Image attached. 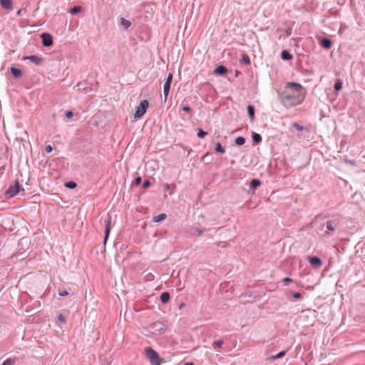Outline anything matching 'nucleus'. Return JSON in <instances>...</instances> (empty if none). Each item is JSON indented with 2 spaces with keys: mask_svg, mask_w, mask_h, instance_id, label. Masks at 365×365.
<instances>
[{
  "mask_svg": "<svg viewBox=\"0 0 365 365\" xmlns=\"http://www.w3.org/2000/svg\"><path fill=\"white\" fill-rule=\"evenodd\" d=\"M302 91L303 87L301 84L294 82L287 83L284 90L279 94L280 101L286 107L297 106L304 100V96Z\"/></svg>",
  "mask_w": 365,
  "mask_h": 365,
  "instance_id": "1",
  "label": "nucleus"
},
{
  "mask_svg": "<svg viewBox=\"0 0 365 365\" xmlns=\"http://www.w3.org/2000/svg\"><path fill=\"white\" fill-rule=\"evenodd\" d=\"M145 352L146 357L153 365H160L161 359L157 351L150 347H148L145 349Z\"/></svg>",
  "mask_w": 365,
  "mask_h": 365,
  "instance_id": "2",
  "label": "nucleus"
},
{
  "mask_svg": "<svg viewBox=\"0 0 365 365\" xmlns=\"http://www.w3.org/2000/svg\"><path fill=\"white\" fill-rule=\"evenodd\" d=\"M149 106V103L147 100H143L140 102L138 107H137L134 113L135 118H141L146 112L147 108Z\"/></svg>",
  "mask_w": 365,
  "mask_h": 365,
  "instance_id": "3",
  "label": "nucleus"
},
{
  "mask_svg": "<svg viewBox=\"0 0 365 365\" xmlns=\"http://www.w3.org/2000/svg\"><path fill=\"white\" fill-rule=\"evenodd\" d=\"M20 187L19 182H16L14 185L10 186L6 191V196L8 198L14 197L20 191Z\"/></svg>",
  "mask_w": 365,
  "mask_h": 365,
  "instance_id": "4",
  "label": "nucleus"
},
{
  "mask_svg": "<svg viewBox=\"0 0 365 365\" xmlns=\"http://www.w3.org/2000/svg\"><path fill=\"white\" fill-rule=\"evenodd\" d=\"M104 225H105V237L103 243L106 245V241L109 237V234L111 229V217L110 215H107L104 220H103Z\"/></svg>",
  "mask_w": 365,
  "mask_h": 365,
  "instance_id": "5",
  "label": "nucleus"
},
{
  "mask_svg": "<svg viewBox=\"0 0 365 365\" xmlns=\"http://www.w3.org/2000/svg\"><path fill=\"white\" fill-rule=\"evenodd\" d=\"M172 80H173V73H170L166 78L165 82L164 83V85H163V94H164L165 101L167 100L168 96L169 94Z\"/></svg>",
  "mask_w": 365,
  "mask_h": 365,
  "instance_id": "6",
  "label": "nucleus"
},
{
  "mask_svg": "<svg viewBox=\"0 0 365 365\" xmlns=\"http://www.w3.org/2000/svg\"><path fill=\"white\" fill-rule=\"evenodd\" d=\"M339 218L328 220L326 222L327 229L331 232H334L337 227L339 225Z\"/></svg>",
  "mask_w": 365,
  "mask_h": 365,
  "instance_id": "7",
  "label": "nucleus"
},
{
  "mask_svg": "<svg viewBox=\"0 0 365 365\" xmlns=\"http://www.w3.org/2000/svg\"><path fill=\"white\" fill-rule=\"evenodd\" d=\"M42 38V43L44 46H51L53 44V38L52 36L47 33H43L41 35Z\"/></svg>",
  "mask_w": 365,
  "mask_h": 365,
  "instance_id": "8",
  "label": "nucleus"
},
{
  "mask_svg": "<svg viewBox=\"0 0 365 365\" xmlns=\"http://www.w3.org/2000/svg\"><path fill=\"white\" fill-rule=\"evenodd\" d=\"M23 59L29 60L35 65H40L43 62V58L36 55L24 56Z\"/></svg>",
  "mask_w": 365,
  "mask_h": 365,
  "instance_id": "9",
  "label": "nucleus"
},
{
  "mask_svg": "<svg viewBox=\"0 0 365 365\" xmlns=\"http://www.w3.org/2000/svg\"><path fill=\"white\" fill-rule=\"evenodd\" d=\"M309 262L310 263V264L315 267V268H319L322 266V259L318 257H310L309 259Z\"/></svg>",
  "mask_w": 365,
  "mask_h": 365,
  "instance_id": "10",
  "label": "nucleus"
},
{
  "mask_svg": "<svg viewBox=\"0 0 365 365\" xmlns=\"http://www.w3.org/2000/svg\"><path fill=\"white\" fill-rule=\"evenodd\" d=\"M0 4L4 9L12 10V1L11 0H0Z\"/></svg>",
  "mask_w": 365,
  "mask_h": 365,
  "instance_id": "11",
  "label": "nucleus"
},
{
  "mask_svg": "<svg viewBox=\"0 0 365 365\" xmlns=\"http://www.w3.org/2000/svg\"><path fill=\"white\" fill-rule=\"evenodd\" d=\"M320 44L322 47L327 48V49H329L331 47V41L329 38H323L321 41Z\"/></svg>",
  "mask_w": 365,
  "mask_h": 365,
  "instance_id": "12",
  "label": "nucleus"
},
{
  "mask_svg": "<svg viewBox=\"0 0 365 365\" xmlns=\"http://www.w3.org/2000/svg\"><path fill=\"white\" fill-rule=\"evenodd\" d=\"M227 72V69L224 66H219L215 69V73L219 75H224Z\"/></svg>",
  "mask_w": 365,
  "mask_h": 365,
  "instance_id": "13",
  "label": "nucleus"
},
{
  "mask_svg": "<svg viewBox=\"0 0 365 365\" xmlns=\"http://www.w3.org/2000/svg\"><path fill=\"white\" fill-rule=\"evenodd\" d=\"M11 73L15 78H20L22 76L21 71L14 67L11 68Z\"/></svg>",
  "mask_w": 365,
  "mask_h": 365,
  "instance_id": "14",
  "label": "nucleus"
},
{
  "mask_svg": "<svg viewBox=\"0 0 365 365\" xmlns=\"http://www.w3.org/2000/svg\"><path fill=\"white\" fill-rule=\"evenodd\" d=\"M120 26L125 29H128L131 26V22L123 17L120 18Z\"/></svg>",
  "mask_w": 365,
  "mask_h": 365,
  "instance_id": "15",
  "label": "nucleus"
},
{
  "mask_svg": "<svg viewBox=\"0 0 365 365\" xmlns=\"http://www.w3.org/2000/svg\"><path fill=\"white\" fill-rule=\"evenodd\" d=\"M167 217L166 214L162 213L158 215H156L153 217V222H161L164 221Z\"/></svg>",
  "mask_w": 365,
  "mask_h": 365,
  "instance_id": "16",
  "label": "nucleus"
},
{
  "mask_svg": "<svg viewBox=\"0 0 365 365\" xmlns=\"http://www.w3.org/2000/svg\"><path fill=\"white\" fill-rule=\"evenodd\" d=\"M170 300V294L168 292H163L160 295V301L163 304H166Z\"/></svg>",
  "mask_w": 365,
  "mask_h": 365,
  "instance_id": "17",
  "label": "nucleus"
},
{
  "mask_svg": "<svg viewBox=\"0 0 365 365\" xmlns=\"http://www.w3.org/2000/svg\"><path fill=\"white\" fill-rule=\"evenodd\" d=\"M241 62L246 65H250L251 61L250 57L247 54H242L241 57Z\"/></svg>",
  "mask_w": 365,
  "mask_h": 365,
  "instance_id": "18",
  "label": "nucleus"
},
{
  "mask_svg": "<svg viewBox=\"0 0 365 365\" xmlns=\"http://www.w3.org/2000/svg\"><path fill=\"white\" fill-rule=\"evenodd\" d=\"M247 111H248V115H249V117L250 118L251 120H253L254 118V116H255V108L252 106H248L247 107Z\"/></svg>",
  "mask_w": 365,
  "mask_h": 365,
  "instance_id": "19",
  "label": "nucleus"
},
{
  "mask_svg": "<svg viewBox=\"0 0 365 365\" xmlns=\"http://www.w3.org/2000/svg\"><path fill=\"white\" fill-rule=\"evenodd\" d=\"M282 58L284 60H290L292 58V56L287 51H282Z\"/></svg>",
  "mask_w": 365,
  "mask_h": 365,
  "instance_id": "20",
  "label": "nucleus"
},
{
  "mask_svg": "<svg viewBox=\"0 0 365 365\" xmlns=\"http://www.w3.org/2000/svg\"><path fill=\"white\" fill-rule=\"evenodd\" d=\"M343 83L341 80L338 79L334 84V89L339 91L342 88Z\"/></svg>",
  "mask_w": 365,
  "mask_h": 365,
  "instance_id": "21",
  "label": "nucleus"
},
{
  "mask_svg": "<svg viewBox=\"0 0 365 365\" xmlns=\"http://www.w3.org/2000/svg\"><path fill=\"white\" fill-rule=\"evenodd\" d=\"M235 143L237 145H242L245 143V139L243 137L240 136L235 139Z\"/></svg>",
  "mask_w": 365,
  "mask_h": 365,
  "instance_id": "22",
  "label": "nucleus"
},
{
  "mask_svg": "<svg viewBox=\"0 0 365 365\" xmlns=\"http://www.w3.org/2000/svg\"><path fill=\"white\" fill-rule=\"evenodd\" d=\"M215 151L220 153H224L225 152V149L222 147L220 143H217L215 145Z\"/></svg>",
  "mask_w": 365,
  "mask_h": 365,
  "instance_id": "23",
  "label": "nucleus"
},
{
  "mask_svg": "<svg viewBox=\"0 0 365 365\" xmlns=\"http://www.w3.org/2000/svg\"><path fill=\"white\" fill-rule=\"evenodd\" d=\"M252 139L257 143H260L262 141L261 135L259 134H258V133H253Z\"/></svg>",
  "mask_w": 365,
  "mask_h": 365,
  "instance_id": "24",
  "label": "nucleus"
},
{
  "mask_svg": "<svg viewBox=\"0 0 365 365\" xmlns=\"http://www.w3.org/2000/svg\"><path fill=\"white\" fill-rule=\"evenodd\" d=\"M260 185V181L257 179H253L252 180L251 182H250V187L251 188H256L257 187H258L259 185Z\"/></svg>",
  "mask_w": 365,
  "mask_h": 365,
  "instance_id": "25",
  "label": "nucleus"
},
{
  "mask_svg": "<svg viewBox=\"0 0 365 365\" xmlns=\"http://www.w3.org/2000/svg\"><path fill=\"white\" fill-rule=\"evenodd\" d=\"M222 344H223V341H220V340H219V341H214V342H213V344H212V347H213L214 349L221 348V347H222Z\"/></svg>",
  "mask_w": 365,
  "mask_h": 365,
  "instance_id": "26",
  "label": "nucleus"
},
{
  "mask_svg": "<svg viewBox=\"0 0 365 365\" xmlns=\"http://www.w3.org/2000/svg\"><path fill=\"white\" fill-rule=\"evenodd\" d=\"M81 6H76L73 7V8L71 9L70 13H71V14H77V13L80 12V11H81Z\"/></svg>",
  "mask_w": 365,
  "mask_h": 365,
  "instance_id": "27",
  "label": "nucleus"
},
{
  "mask_svg": "<svg viewBox=\"0 0 365 365\" xmlns=\"http://www.w3.org/2000/svg\"><path fill=\"white\" fill-rule=\"evenodd\" d=\"M198 132H197V137L200 138H203L204 137L206 136L207 135V133L203 131L202 129L200 128H198L197 129Z\"/></svg>",
  "mask_w": 365,
  "mask_h": 365,
  "instance_id": "28",
  "label": "nucleus"
},
{
  "mask_svg": "<svg viewBox=\"0 0 365 365\" xmlns=\"http://www.w3.org/2000/svg\"><path fill=\"white\" fill-rule=\"evenodd\" d=\"M285 354V351H280L279 353H278L276 355H274L272 356V359H279L282 356H284Z\"/></svg>",
  "mask_w": 365,
  "mask_h": 365,
  "instance_id": "29",
  "label": "nucleus"
},
{
  "mask_svg": "<svg viewBox=\"0 0 365 365\" xmlns=\"http://www.w3.org/2000/svg\"><path fill=\"white\" fill-rule=\"evenodd\" d=\"M292 126L297 130H302L304 129L303 126L300 125L299 123H294L292 124Z\"/></svg>",
  "mask_w": 365,
  "mask_h": 365,
  "instance_id": "30",
  "label": "nucleus"
},
{
  "mask_svg": "<svg viewBox=\"0 0 365 365\" xmlns=\"http://www.w3.org/2000/svg\"><path fill=\"white\" fill-rule=\"evenodd\" d=\"M14 361L11 359H7L3 362V365H13Z\"/></svg>",
  "mask_w": 365,
  "mask_h": 365,
  "instance_id": "31",
  "label": "nucleus"
},
{
  "mask_svg": "<svg viewBox=\"0 0 365 365\" xmlns=\"http://www.w3.org/2000/svg\"><path fill=\"white\" fill-rule=\"evenodd\" d=\"M66 186L68 188L73 189V188L76 187V184L74 182H69L66 183Z\"/></svg>",
  "mask_w": 365,
  "mask_h": 365,
  "instance_id": "32",
  "label": "nucleus"
},
{
  "mask_svg": "<svg viewBox=\"0 0 365 365\" xmlns=\"http://www.w3.org/2000/svg\"><path fill=\"white\" fill-rule=\"evenodd\" d=\"M58 321H60L62 323H66V317L63 314H59L58 316Z\"/></svg>",
  "mask_w": 365,
  "mask_h": 365,
  "instance_id": "33",
  "label": "nucleus"
},
{
  "mask_svg": "<svg viewBox=\"0 0 365 365\" xmlns=\"http://www.w3.org/2000/svg\"><path fill=\"white\" fill-rule=\"evenodd\" d=\"M171 187H172L173 189H175V185H173V184H166V185H165V191H168V190H170V188Z\"/></svg>",
  "mask_w": 365,
  "mask_h": 365,
  "instance_id": "34",
  "label": "nucleus"
},
{
  "mask_svg": "<svg viewBox=\"0 0 365 365\" xmlns=\"http://www.w3.org/2000/svg\"><path fill=\"white\" fill-rule=\"evenodd\" d=\"M292 282V279L288 277H286L283 279V282L284 285H289L290 282Z\"/></svg>",
  "mask_w": 365,
  "mask_h": 365,
  "instance_id": "35",
  "label": "nucleus"
},
{
  "mask_svg": "<svg viewBox=\"0 0 365 365\" xmlns=\"http://www.w3.org/2000/svg\"><path fill=\"white\" fill-rule=\"evenodd\" d=\"M52 150H53V148H52V146H51V145H46V146L45 147V151H46V153H51Z\"/></svg>",
  "mask_w": 365,
  "mask_h": 365,
  "instance_id": "36",
  "label": "nucleus"
},
{
  "mask_svg": "<svg viewBox=\"0 0 365 365\" xmlns=\"http://www.w3.org/2000/svg\"><path fill=\"white\" fill-rule=\"evenodd\" d=\"M292 296L294 298L298 299L301 298L302 294L299 292H294V293H292Z\"/></svg>",
  "mask_w": 365,
  "mask_h": 365,
  "instance_id": "37",
  "label": "nucleus"
},
{
  "mask_svg": "<svg viewBox=\"0 0 365 365\" xmlns=\"http://www.w3.org/2000/svg\"><path fill=\"white\" fill-rule=\"evenodd\" d=\"M150 184L149 180H145V181H144V182L143 184V188H147V187H148L150 186Z\"/></svg>",
  "mask_w": 365,
  "mask_h": 365,
  "instance_id": "38",
  "label": "nucleus"
},
{
  "mask_svg": "<svg viewBox=\"0 0 365 365\" xmlns=\"http://www.w3.org/2000/svg\"><path fill=\"white\" fill-rule=\"evenodd\" d=\"M58 294L60 296H62V297H64V296H67L68 294V292L67 291H60L58 292Z\"/></svg>",
  "mask_w": 365,
  "mask_h": 365,
  "instance_id": "39",
  "label": "nucleus"
},
{
  "mask_svg": "<svg viewBox=\"0 0 365 365\" xmlns=\"http://www.w3.org/2000/svg\"><path fill=\"white\" fill-rule=\"evenodd\" d=\"M182 110L186 111V112L190 111V108L188 106H183L182 107Z\"/></svg>",
  "mask_w": 365,
  "mask_h": 365,
  "instance_id": "40",
  "label": "nucleus"
},
{
  "mask_svg": "<svg viewBox=\"0 0 365 365\" xmlns=\"http://www.w3.org/2000/svg\"><path fill=\"white\" fill-rule=\"evenodd\" d=\"M73 113H72L71 111H70V110H69V111H67V112L66 113V118H71V117H73Z\"/></svg>",
  "mask_w": 365,
  "mask_h": 365,
  "instance_id": "41",
  "label": "nucleus"
},
{
  "mask_svg": "<svg viewBox=\"0 0 365 365\" xmlns=\"http://www.w3.org/2000/svg\"><path fill=\"white\" fill-rule=\"evenodd\" d=\"M140 182H141V178H140V177H138V178H135V184L136 185H139V184L140 183Z\"/></svg>",
  "mask_w": 365,
  "mask_h": 365,
  "instance_id": "42",
  "label": "nucleus"
},
{
  "mask_svg": "<svg viewBox=\"0 0 365 365\" xmlns=\"http://www.w3.org/2000/svg\"><path fill=\"white\" fill-rule=\"evenodd\" d=\"M153 279V274H151L150 273L149 274V277H148V279Z\"/></svg>",
  "mask_w": 365,
  "mask_h": 365,
  "instance_id": "43",
  "label": "nucleus"
},
{
  "mask_svg": "<svg viewBox=\"0 0 365 365\" xmlns=\"http://www.w3.org/2000/svg\"><path fill=\"white\" fill-rule=\"evenodd\" d=\"M185 365H193V363H192V362H189V363H186V364H185Z\"/></svg>",
  "mask_w": 365,
  "mask_h": 365,
  "instance_id": "44",
  "label": "nucleus"
},
{
  "mask_svg": "<svg viewBox=\"0 0 365 365\" xmlns=\"http://www.w3.org/2000/svg\"><path fill=\"white\" fill-rule=\"evenodd\" d=\"M20 14H21V10H19V11H17L16 14H17V15H20Z\"/></svg>",
  "mask_w": 365,
  "mask_h": 365,
  "instance_id": "45",
  "label": "nucleus"
},
{
  "mask_svg": "<svg viewBox=\"0 0 365 365\" xmlns=\"http://www.w3.org/2000/svg\"><path fill=\"white\" fill-rule=\"evenodd\" d=\"M182 288H183V287L180 285L178 289H182Z\"/></svg>",
  "mask_w": 365,
  "mask_h": 365,
  "instance_id": "46",
  "label": "nucleus"
},
{
  "mask_svg": "<svg viewBox=\"0 0 365 365\" xmlns=\"http://www.w3.org/2000/svg\"><path fill=\"white\" fill-rule=\"evenodd\" d=\"M161 329H163V327H160L158 329V330H159V331H160Z\"/></svg>",
  "mask_w": 365,
  "mask_h": 365,
  "instance_id": "47",
  "label": "nucleus"
},
{
  "mask_svg": "<svg viewBox=\"0 0 365 365\" xmlns=\"http://www.w3.org/2000/svg\"><path fill=\"white\" fill-rule=\"evenodd\" d=\"M197 233L200 235V234L202 233V232L201 231H197Z\"/></svg>",
  "mask_w": 365,
  "mask_h": 365,
  "instance_id": "48",
  "label": "nucleus"
}]
</instances>
